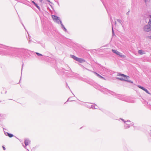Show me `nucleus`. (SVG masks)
Instances as JSON below:
<instances>
[{"label":"nucleus","instance_id":"obj_10","mask_svg":"<svg viewBox=\"0 0 151 151\" xmlns=\"http://www.w3.org/2000/svg\"><path fill=\"white\" fill-rule=\"evenodd\" d=\"M138 52L140 55H142L143 54H145V53L142 50H140L138 51Z\"/></svg>","mask_w":151,"mask_h":151},{"label":"nucleus","instance_id":"obj_5","mask_svg":"<svg viewBox=\"0 0 151 151\" xmlns=\"http://www.w3.org/2000/svg\"><path fill=\"white\" fill-rule=\"evenodd\" d=\"M112 51L116 54L117 55H119V56H120L122 58H124L125 57V56L124 55H123L121 53L119 52L116 51L115 50H112Z\"/></svg>","mask_w":151,"mask_h":151},{"label":"nucleus","instance_id":"obj_18","mask_svg":"<svg viewBox=\"0 0 151 151\" xmlns=\"http://www.w3.org/2000/svg\"><path fill=\"white\" fill-rule=\"evenodd\" d=\"M150 17H151V16Z\"/></svg>","mask_w":151,"mask_h":151},{"label":"nucleus","instance_id":"obj_14","mask_svg":"<svg viewBox=\"0 0 151 151\" xmlns=\"http://www.w3.org/2000/svg\"><path fill=\"white\" fill-rule=\"evenodd\" d=\"M36 54L39 56H42V55L40 54V53H36Z\"/></svg>","mask_w":151,"mask_h":151},{"label":"nucleus","instance_id":"obj_11","mask_svg":"<svg viewBox=\"0 0 151 151\" xmlns=\"http://www.w3.org/2000/svg\"><path fill=\"white\" fill-rule=\"evenodd\" d=\"M7 135L9 137H13V135L11 134H10L9 133H7Z\"/></svg>","mask_w":151,"mask_h":151},{"label":"nucleus","instance_id":"obj_1","mask_svg":"<svg viewBox=\"0 0 151 151\" xmlns=\"http://www.w3.org/2000/svg\"><path fill=\"white\" fill-rule=\"evenodd\" d=\"M117 76H120V77L117 78L116 79H117L122 81H126L131 83H133L132 81L128 80L129 78V77L128 76H127L123 74H118Z\"/></svg>","mask_w":151,"mask_h":151},{"label":"nucleus","instance_id":"obj_13","mask_svg":"<svg viewBox=\"0 0 151 151\" xmlns=\"http://www.w3.org/2000/svg\"><path fill=\"white\" fill-rule=\"evenodd\" d=\"M149 26L151 27L150 28L151 29V21L150 20V21L149 22Z\"/></svg>","mask_w":151,"mask_h":151},{"label":"nucleus","instance_id":"obj_3","mask_svg":"<svg viewBox=\"0 0 151 151\" xmlns=\"http://www.w3.org/2000/svg\"><path fill=\"white\" fill-rule=\"evenodd\" d=\"M134 124L130 121H127L125 122L124 127L125 129L129 128L130 126H133Z\"/></svg>","mask_w":151,"mask_h":151},{"label":"nucleus","instance_id":"obj_12","mask_svg":"<svg viewBox=\"0 0 151 151\" xmlns=\"http://www.w3.org/2000/svg\"><path fill=\"white\" fill-rule=\"evenodd\" d=\"M32 3H33L36 6L38 9L39 8V7L37 5L34 1H32Z\"/></svg>","mask_w":151,"mask_h":151},{"label":"nucleus","instance_id":"obj_9","mask_svg":"<svg viewBox=\"0 0 151 151\" xmlns=\"http://www.w3.org/2000/svg\"><path fill=\"white\" fill-rule=\"evenodd\" d=\"M95 73L97 75V76H98L99 77L101 78L102 79H103L104 80L105 79L102 76H100V75H99V74H98V73Z\"/></svg>","mask_w":151,"mask_h":151},{"label":"nucleus","instance_id":"obj_7","mask_svg":"<svg viewBox=\"0 0 151 151\" xmlns=\"http://www.w3.org/2000/svg\"><path fill=\"white\" fill-rule=\"evenodd\" d=\"M150 28H151V27L149 25H146L144 29L146 31H149L151 29Z\"/></svg>","mask_w":151,"mask_h":151},{"label":"nucleus","instance_id":"obj_2","mask_svg":"<svg viewBox=\"0 0 151 151\" xmlns=\"http://www.w3.org/2000/svg\"><path fill=\"white\" fill-rule=\"evenodd\" d=\"M71 56L74 60L80 63H82L85 62V60L84 59L78 58L74 55H71Z\"/></svg>","mask_w":151,"mask_h":151},{"label":"nucleus","instance_id":"obj_17","mask_svg":"<svg viewBox=\"0 0 151 151\" xmlns=\"http://www.w3.org/2000/svg\"><path fill=\"white\" fill-rule=\"evenodd\" d=\"M47 0V1H48L49 2V0Z\"/></svg>","mask_w":151,"mask_h":151},{"label":"nucleus","instance_id":"obj_6","mask_svg":"<svg viewBox=\"0 0 151 151\" xmlns=\"http://www.w3.org/2000/svg\"><path fill=\"white\" fill-rule=\"evenodd\" d=\"M138 87L139 88L141 89H142L143 90H144V91H145L147 93H148L149 94H150L149 92L146 89H145V88L141 86H139V85L138 86Z\"/></svg>","mask_w":151,"mask_h":151},{"label":"nucleus","instance_id":"obj_16","mask_svg":"<svg viewBox=\"0 0 151 151\" xmlns=\"http://www.w3.org/2000/svg\"><path fill=\"white\" fill-rule=\"evenodd\" d=\"M40 1L42 2V0H40Z\"/></svg>","mask_w":151,"mask_h":151},{"label":"nucleus","instance_id":"obj_15","mask_svg":"<svg viewBox=\"0 0 151 151\" xmlns=\"http://www.w3.org/2000/svg\"><path fill=\"white\" fill-rule=\"evenodd\" d=\"M3 149L4 150H6V149H5V147H4V146H3Z\"/></svg>","mask_w":151,"mask_h":151},{"label":"nucleus","instance_id":"obj_4","mask_svg":"<svg viewBox=\"0 0 151 151\" xmlns=\"http://www.w3.org/2000/svg\"><path fill=\"white\" fill-rule=\"evenodd\" d=\"M52 17L53 20L57 23H59V22L60 23H61V22L59 18L57 16L53 15L52 16Z\"/></svg>","mask_w":151,"mask_h":151},{"label":"nucleus","instance_id":"obj_8","mask_svg":"<svg viewBox=\"0 0 151 151\" xmlns=\"http://www.w3.org/2000/svg\"><path fill=\"white\" fill-rule=\"evenodd\" d=\"M24 143L26 146L28 145L29 143V141L28 139H26L25 140Z\"/></svg>","mask_w":151,"mask_h":151}]
</instances>
